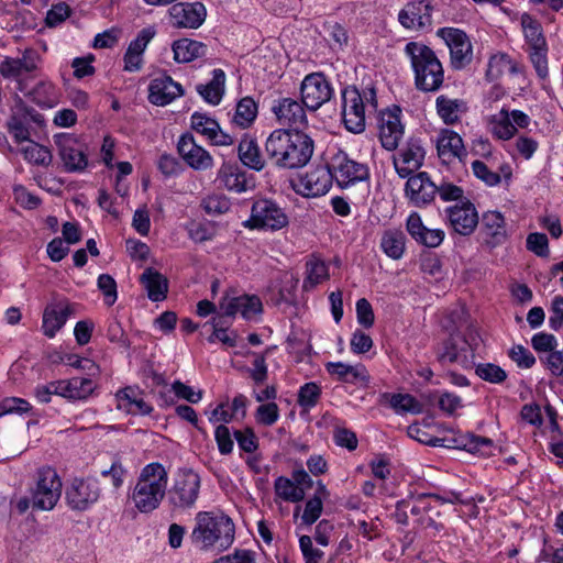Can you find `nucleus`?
I'll use <instances>...</instances> for the list:
<instances>
[{"mask_svg": "<svg viewBox=\"0 0 563 563\" xmlns=\"http://www.w3.org/2000/svg\"><path fill=\"white\" fill-rule=\"evenodd\" d=\"M313 150V140L298 130L276 129L265 142L267 157L279 168L303 167L311 159Z\"/></svg>", "mask_w": 563, "mask_h": 563, "instance_id": "nucleus-1", "label": "nucleus"}, {"mask_svg": "<svg viewBox=\"0 0 563 563\" xmlns=\"http://www.w3.org/2000/svg\"><path fill=\"white\" fill-rule=\"evenodd\" d=\"M195 521L190 539L200 550L224 551L233 543L234 523L224 514L200 511L196 515Z\"/></svg>", "mask_w": 563, "mask_h": 563, "instance_id": "nucleus-2", "label": "nucleus"}, {"mask_svg": "<svg viewBox=\"0 0 563 563\" xmlns=\"http://www.w3.org/2000/svg\"><path fill=\"white\" fill-rule=\"evenodd\" d=\"M167 483L168 474L161 463L145 465L130 495L134 507L142 514L157 509L166 496Z\"/></svg>", "mask_w": 563, "mask_h": 563, "instance_id": "nucleus-3", "label": "nucleus"}, {"mask_svg": "<svg viewBox=\"0 0 563 563\" xmlns=\"http://www.w3.org/2000/svg\"><path fill=\"white\" fill-rule=\"evenodd\" d=\"M415 74V86L422 92L440 90L444 81V69L432 48L420 42H409L405 46Z\"/></svg>", "mask_w": 563, "mask_h": 563, "instance_id": "nucleus-4", "label": "nucleus"}, {"mask_svg": "<svg viewBox=\"0 0 563 563\" xmlns=\"http://www.w3.org/2000/svg\"><path fill=\"white\" fill-rule=\"evenodd\" d=\"M201 486L200 476L190 468L179 470L172 487L167 490V501L173 509L187 510L195 507Z\"/></svg>", "mask_w": 563, "mask_h": 563, "instance_id": "nucleus-5", "label": "nucleus"}, {"mask_svg": "<svg viewBox=\"0 0 563 563\" xmlns=\"http://www.w3.org/2000/svg\"><path fill=\"white\" fill-rule=\"evenodd\" d=\"M31 495L34 510H52L62 495V481L57 472L52 467L40 468Z\"/></svg>", "mask_w": 563, "mask_h": 563, "instance_id": "nucleus-6", "label": "nucleus"}, {"mask_svg": "<svg viewBox=\"0 0 563 563\" xmlns=\"http://www.w3.org/2000/svg\"><path fill=\"white\" fill-rule=\"evenodd\" d=\"M288 225L285 211L273 200H256L251 209V217L243 222V227L254 230L278 231Z\"/></svg>", "mask_w": 563, "mask_h": 563, "instance_id": "nucleus-7", "label": "nucleus"}, {"mask_svg": "<svg viewBox=\"0 0 563 563\" xmlns=\"http://www.w3.org/2000/svg\"><path fill=\"white\" fill-rule=\"evenodd\" d=\"M101 496L99 481L95 477L74 478L66 487L65 499L68 507L85 511L95 505Z\"/></svg>", "mask_w": 563, "mask_h": 563, "instance_id": "nucleus-8", "label": "nucleus"}, {"mask_svg": "<svg viewBox=\"0 0 563 563\" xmlns=\"http://www.w3.org/2000/svg\"><path fill=\"white\" fill-rule=\"evenodd\" d=\"M54 143L57 146L58 156L67 173H79L85 170L88 158L84 145L69 133L54 135Z\"/></svg>", "mask_w": 563, "mask_h": 563, "instance_id": "nucleus-9", "label": "nucleus"}, {"mask_svg": "<svg viewBox=\"0 0 563 563\" xmlns=\"http://www.w3.org/2000/svg\"><path fill=\"white\" fill-rule=\"evenodd\" d=\"M333 181V175L329 166H317L291 181L292 189L306 198H314L325 195Z\"/></svg>", "mask_w": 563, "mask_h": 563, "instance_id": "nucleus-10", "label": "nucleus"}, {"mask_svg": "<svg viewBox=\"0 0 563 563\" xmlns=\"http://www.w3.org/2000/svg\"><path fill=\"white\" fill-rule=\"evenodd\" d=\"M301 102L311 111L318 110L333 96V88L322 73L307 75L300 86Z\"/></svg>", "mask_w": 563, "mask_h": 563, "instance_id": "nucleus-11", "label": "nucleus"}, {"mask_svg": "<svg viewBox=\"0 0 563 563\" xmlns=\"http://www.w3.org/2000/svg\"><path fill=\"white\" fill-rule=\"evenodd\" d=\"M438 35L444 40L450 49L453 69H463L472 62L473 48L464 31L454 27H442L438 31Z\"/></svg>", "mask_w": 563, "mask_h": 563, "instance_id": "nucleus-12", "label": "nucleus"}, {"mask_svg": "<svg viewBox=\"0 0 563 563\" xmlns=\"http://www.w3.org/2000/svg\"><path fill=\"white\" fill-rule=\"evenodd\" d=\"M342 119L345 128L352 133L365 130V106L361 91L355 86H347L341 91Z\"/></svg>", "mask_w": 563, "mask_h": 563, "instance_id": "nucleus-13", "label": "nucleus"}, {"mask_svg": "<svg viewBox=\"0 0 563 563\" xmlns=\"http://www.w3.org/2000/svg\"><path fill=\"white\" fill-rule=\"evenodd\" d=\"M426 150L418 137H409L405 145L393 156V164L400 178L412 176L424 162Z\"/></svg>", "mask_w": 563, "mask_h": 563, "instance_id": "nucleus-14", "label": "nucleus"}, {"mask_svg": "<svg viewBox=\"0 0 563 563\" xmlns=\"http://www.w3.org/2000/svg\"><path fill=\"white\" fill-rule=\"evenodd\" d=\"M328 166L341 188L368 178L367 166L351 159L344 152L336 153Z\"/></svg>", "mask_w": 563, "mask_h": 563, "instance_id": "nucleus-15", "label": "nucleus"}, {"mask_svg": "<svg viewBox=\"0 0 563 563\" xmlns=\"http://www.w3.org/2000/svg\"><path fill=\"white\" fill-rule=\"evenodd\" d=\"M41 63V57L35 49L29 48L22 53L21 57L5 58L0 64V74L7 78H14L18 80V89L26 92V86L23 77L33 74L37 70Z\"/></svg>", "mask_w": 563, "mask_h": 563, "instance_id": "nucleus-16", "label": "nucleus"}, {"mask_svg": "<svg viewBox=\"0 0 563 563\" xmlns=\"http://www.w3.org/2000/svg\"><path fill=\"white\" fill-rule=\"evenodd\" d=\"M445 213L453 231L463 236L471 235L479 221L477 210L470 199L448 207Z\"/></svg>", "mask_w": 563, "mask_h": 563, "instance_id": "nucleus-17", "label": "nucleus"}, {"mask_svg": "<svg viewBox=\"0 0 563 563\" xmlns=\"http://www.w3.org/2000/svg\"><path fill=\"white\" fill-rule=\"evenodd\" d=\"M168 14L170 25L176 29H198L206 20L207 9L201 2H177Z\"/></svg>", "mask_w": 563, "mask_h": 563, "instance_id": "nucleus-18", "label": "nucleus"}, {"mask_svg": "<svg viewBox=\"0 0 563 563\" xmlns=\"http://www.w3.org/2000/svg\"><path fill=\"white\" fill-rule=\"evenodd\" d=\"M400 109L396 107L393 110L382 111L378 119L379 140L382 146L387 151L397 150L399 142L404 137L405 126L400 120Z\"/></svg>", "mask_w": 563, "mask_h": 563, "instance_id": "nucleus-19", "label": "nucleus"}, {"mask_svg": "<svg viewBox=\"0 0 563 563\" xmlns=\"http://www.w3.org/2000/svg\"><path fill=\"white\" fill-rule=\"evenodd\" d=\"M177 150L184 162L195 170H207L213 167V157L207 150L197 144L190 133L183 134L179 137Z\"/></svg>", "mask_w": 563, "mask_h": 563, "instance_id": "nucleus-20", "label": "nucleus"}, {"mask_svg": "<svg viewBox=\"0 0 563 563\" xmlns=\"http://www.w3.org/2000/svg\"><path fill=\"white\" fill-rule=\"evenodd\" d=\"M217 180L227 190L243 194L255 188V177L236 164L223 163L218 170Z\"/></svg>", "mask_w": 563, "mask_h": 563, "instance_id": "nucleus-21", "label": "nucleus"}, {"mask_svg": "<svg viewBox=\"0 0 563 563\" xmlns=\"http://www.w3.org/2000/svg\"><path fill=\"white\" fill-rule=\"evenodd\" d=\"M407 178L408 180L405 186V192L413 206L422 208L434 200L437 195V185L431 181L428 173L420 172Z\"/></svg>", "mask_w": 563, "mask_h": 563, "instance_id": "nucleus-22", "label": "nucleus"}, {"mask_svg": "<svg viewBox=\"0 0 563 563\" xmlns=\"http://www.w3.org/2000/svg\"><path fill=\"white\" fill-rule=\"evenodd\" d=\"M280 125H288L290 130H298L307 125V115L302 104L291 98H282L272 107Z\"/></svg>", "mask_w": 563, "mask_h": 563, "instance_id": "nucleus-23", "label": "nucleus"}, {"mask_svg": "<svg viewBox=\"0 0 563 563\" xmlns=\"http://www.w3.org/2000/svg\"><path fill=\"white\" fill-rule=\"evenodd\" d=\"M432 7L424 0L412 1L405 5L398 14L399 23L409 30H422L432 23Z\"/></svg>", "mask_w": 563, "mask_h": 563, "instance_id": "nucleus-24", "label": "nucleus"}, {"mask_svg": "<svg viewBox=\"0 0 563 563\" xmlns=\"http://www.w3.org/2000/svg\"><path fill=\"white\" fill-rule=\"evenodd\" d=\"M220 309L225 317H234L240 313L244 319L251 320L262 312L263 305L256 295H242L224 298L220 302Z\"/></svg>", "mask_w": 563, "mask_h": 563, "instance_id": "nucleus-25", "label": "nucleus"}, {"mask_svg": "<svg viewBox=\"0 0 563 563\" xmlns=\"http://www.w3.org/2000/svg\"><path fill=\"white\" fill-rule=\"evenodd\" d=\"M406 230L418 244L427 247H438L444 240V231L428 229L418 212H411L408 216Z\"/></svg>", "mask_w": 563, "mask_h": 563, "instance_id": "nucleus-26", "label": "nucleus"}, {"mask_svg": "<svg viewBox=\"0 0 563 563\" xmlns=\"http://www.w3.org/2000/svg\"><path fill=\"white\" fill-rule=\"evenodd\" d=\"M148 91V100L156 106H166L184 93L180 84L174 81L168 75L154 78Z\"/></svg>", "mask_w": 563, "mask_h": 563, "instance_id": "nucleus-27", "label": "nucleus"}, {"mask_svg": "<svg viewBox=\"0 0 563 563\" xmlns=\"http://www.w3.org/2000/svg\"><path fill=\"white\" fill-rule=\"evenodd\" d=\"M482 232L485 242L490 247H496L507 240L506 222L499 211H487L482 217Z\"/></svg>", "mask_w": 563, "mask_h": 563, "instance_id": "nucleus-28", "label": "nucleus"}, {"mask_svg": "<svg viewBox=\"0 0 563 563\" xmlns=\"http://www.w3.org/2000/svg\"><path fill=\"white\" fill-rule=\"evenodd\" d=\"M73 312L71 306L66 301L48 305L43 313L42 329L46 336L53 338L66 323Z\"/></svg>", "mask_w": 563, "mask_h": 563, "instance_id": "nucleus-29", "label": "nucleus"}, {"mask_svg": "<svg viewBox=\"0 0 563 563\" xmlns=\"http://www.w3.org/2000/svg\"><path fill=\"white\" fill-rule=\"evenodd\" d=\"M437 150L439 157L444 162H451L453 158H462L466 155L460 134L449 129L440 131L437 139Z\"/></svg>", "mask_w": 563, "mask_h": 563, "instance_id": "nucleus-30", "label": "nucleus"}, {"mask_svg": "<svg viewBox=\"0 0 563 563\" xmlns=\"http://www.w3.org/2000/svg\"><path fill=\"white\" fill-rule=\"evenodd\" d=\"M42 115L33 109H26L23 113H14L8 120V130L15 142L21 143L30 141V122H41Z\"/></svg>", "mask_w": 563, "mask_h": 563, "instance_id": "nucleus-31", "label": "nucleus"}, {"mask_svg": "<svg viewBox=\"0 0 563 563\" xmlns=\"http://www.w3.org/2000/svg\"><path fill=\"white\" fill-rule=\"evenodd\" d=\"M328 373L334 376L338 380L349 384L362 382L367 384L369 375L364 365H349L342 362H330L325 365Z\"/></svg>", "mask_w": 563, "mask_h": 563, "instance_id": "nucleus-32", "label": "nucleus"}, {"mask_svg": "<svg viewBox=\"0 0 563 563\" xmlns=\"http://www.w3.org/2000/svg\"><path fill=\"white\" fill-rule=\"evenodd\" d=\"M437 113L446 125H452L461 120L467 111L466 102L461 99H451L441 95L435 100Z\"/></svg>", "mask_w": 563, "mask_h": 563, "instance_id": "nucleus-33", "label": "nucleus"}, {"mask_svg": "<svg viewBox=\"0 0 563 563\" xmlns=\"http://www.w3.org/2000/svg\"><path fill=\"white\" fill-rule=\"evenodd\" d=\"M62 397L68 400H86L93 393L97 385L89 377H73L62 379Z\"/></svg>", "mask_w": 563, "mask_h": 563, "instance_id": "nucleus-34", "label": "nucleus"}, {"mask_svg": "<svg viewBox=\"0 0 563 563\" xmlns=\"http://www.w3.org/2000/svg\"><path fill=\"white\" fill-rule=\"evenodd\" d=\"M172 49L175 62L190 63L206 56L208 48L202 42L184 37L175 41L172 45Z\"/></svg>", "mask_w": 563, "mask_h": 563, "instance_id": "nucleus-35", "label": "nucleus"}, {"mask_svg": "<svg viewBox=\"0 0 563 563\" xmlns=\"http://www.w3.org/2000/svg\"><path fill=\"white\" fill-rule=\"evenodd\" d=\"M239 158L242 164L253 170L264 169L266 162L262 155L261 148L252 137L244 136L238 147Z\"/></svg>", "mask_w": 563, "mask_h": 563, "instance_id": "nucleus-36", "label": "nucleus"}, {"mask_svg": "<svg viewBox=\"0 0 563 563\" xmlns=\"http://www.w3.org/2000/svg\"><path fill=\"white\" fill-rule=\"evenodd\" d=\"M140 280L152 301H162L166 298L168 280L161 273L148 267L143 272Z\"/></svg>", "mask_w": 563, "mask_h": 563, "instance_id": "nucleus-37", "label": "nucleus"}, {"mask_svg": "<svg viewBox=\"0 0 563 563\" xmlns=\"http://www.w3.org/2000/svg\"><path fill=\"white\" fill-rule=\"evenodd\" d=\"M225 86V73L220 69H213L212 79L206 85H198L197 91L202 99L212 104L217 106L221 102Z\"/></svg>", "mask_w": 563, "mask_h": 563, "instance_id": "nucleus-38", "label": "nucleus"}, {"mask_svg": "<svg viewBox=\"0 0 563 563\" xmlns=\"http://www.w3.org/2000/svg\"><path fill=\"white\" fill-rule=\"evenodd\" d=\"M380 249L393 260H400L406 250V236L400 230H386L380 239Z\"/></svg>", "mask_w": 563, "mask_h": 563, "instance_id": "nucleus-39", "label": "nucleus"}, {"mask_svg": "<svg viewBox=\"0 0 563 563\" xmlns=\"http://www.w3.org/2000/svg\"><path fill=\"white\" fill-rule=\"evenodd\" d=\"M521 27L529 48L547 46L541 23L529 13H523L520 18Z\"/></svg>", "mask_w": 563, "mask_h": 563, "instance_id": "nucleus-40", "label": "nucleus"}, {"mask_svg": "<svg viewBox=\"0 0 563 563\" xmlns=\"http://www.w3.org/2000/svg\"><path fill=\"white\" fill-rule=\"evenodd\" d=\"M27 95L41 108H53L58 103V89L48 80L40 81Z\"/></svg>", "mask_w": 563, "mask_h": 563, "instance_id": "nucleus-41", "label": "nucleus"}, {"mask_svg": "<svg viewBox=\"0 0 563 563\" xmlns=\"http://www.w3.org/2000/svg\"><path fill=\"white\" fill-rule=\"evenodd\" d=\"M382 399L388 400L389 406L396 413H421L422 405L410 394H389L384 393L380 395Z\"/></svg>", "mask_w": 563, "mask_h": 563, "instance_id": "nucleus-42", "label": "nucleus"}, {"mask_svg": "<svg viewBox=\"0 0 563 563\" xmlns=\"http://www.w3.org/2000/svg\"><path fill=\"white\" fill-rule=\"evenodd\" d=\"M489 125L493 134L499 140H510L516 134V128L511 121L509 111L501 109L489 118Z\"/></svg>", "mask_w": 563, "mask_h": 563, "instance_id": "nucleus-43", "label": "nucleus"}, {"mask_svg": "<svg viewBox=\"0 0 563 563\" xmlns=\"http://www.w3.org/2000/svg\"><path fill=\"white\" fill-rule=\"evenodd\" d=\"M274 490L276 496L285 501L299 503L305 498V489L286 476H278L275 479Z\"/></svg>", "mask_w": 563, "mask_h": 563, "instance_id": "nucleus-44", "label": "nucleus"}, {"mask_svg": "<svg viewBox=\"0 0 563 563\" xmlns=\"http://www.w3.org/2000/svg\"><path fill=\"white\" fill-rule=\"evenodd\" d=\"M232 203L224 194L213 192L203 197L200 201V208L210 217H219L231 210Z\"/></svg>", "mask_w": 563, "mask_h": 563, "instance_id": "nucleus-45", "label": "nucleus"}, {"mask_svg": "<svg viewBox=\"0 0 563 563\" xmlns=\"http://www.w3.org/2000/svg\"><path fill=\"white\" fill-rule=\"evenodd\" d=\"M257 117V104L251 97L242 98L235 107L233 122L242 128H249Z\"/></svg>", "mask_w": 563, "mask_h": 563, "instance_id": "nucleus-46", "label": "nucleus"}, {"mask_svg": "<svg viewBox=\"0 0 563 563\" xmlns=\"http://www.w3.org/2000/svg\"><path fill=\"white\" fill-rule=\"evenodd\" d=\"M411 498L410 504V514L412 516L417 517V523L419 526L429 528L432 527L438 530L437 522L431 517H423L424 514L429 512L431 510L430 504L427 501L429 498V495L427 494H419L417 496H409Z\"/></svg>", "mask_w": 563, "mask_h": 563, "instance_id": "nucleus-47", "label": "nucleus"}, {"mask_svg": "<svg viewBox=\"0 0 563 563\" xmlns=\"http://www.w3.org/2000/svg\"><path fill=\"white\" fill-rule=\"evenodd\" d=\"M21 153L26 162L37 166L47 167L53 161L52 152L46 146L35 142L22 147Z\"/></svg>", "mask_w": 563, "mask_h": 563, "instance_id": "nucleus-48", "label": "nucleus"}, {"mask_svg": "<svg viewBox=\"0 0 563 563\" xmlns=\"http://www.w3.org/2000/svg\"><path fill=\"white\" fill-rule=\"evenodd\" d=\"M475 374L490 384H501L507 379L506 371L494 363H478L475 367Z\"/></svg>", "mask_w": 563, "mask_h": 563, "instance_id": "nucleus-49", "label": "nucleus"}, {"mask_svg": "<svg viewBox=\"0 0 563 563\" xmlns=\"http://www.w3.org/2000/svg\"><path fill=\"white\" fill-rule=\"evenodd\" d=\"M320 396V386L314 382H309L299 388L297 401L300 407L309 410L318 404Z\"/></svg>", "mask_w": 563, "mask_h": 563, "instance_id": "nucleus-50", "label": "nucleus"}, {"mask_svg": "<svg viewBox=\"0 0 563 563\" xmlns=\"http://www.w3.org/2000/svg\"><path fill=\"white\" fill-rule=\"evenodd\" d=\"M191 129L195 130L197 133L206 136L208 140L211 139V136H214V132L218 129L219 123L210 118L207 117L203 113L195 112L191 115Z\"/></svg>", "mask_w": 563, "mask_h": 563, "instance_id": "nucleus-51", "label": "nucleus"}, {"mask_svg": "<svg viewBox=\"0 0 563 563\" xmlns=\"http://www.w3.org/2000/svg\"><path fill=\"white\" fill-rule=\"evenodd\" d=\"M328 278V267L323 261L311 260L307 263V277L303 282V286L313 287Z\"/></svg>", "mask_w": 563, "mask_h": 563, "instance_id": "nucleus-52", "label": "nucleus"}, {"mask_svg": "<svg viewBox=\"0 0 563 563\" xmlns=\"http://www.w3.org/2000/svg\"><path fill=\"white\" fill-rule=\"evenodd\" d=\"M463 347L460 346L454 336H450L443 342L442 349L438 352V361L441 364H453L460 361V352Z\"/></svg>", "mask_w": 563, "mask_h": 563, "instance_id": "nucleus-53", "label": "nucleus"}, {"mask_svg": "<svg viewBox=\"0 0 563 563\" xmlns=\"http://www.w3.org/2000/svg\"><path fill=\"white\" fill-rule=\"evenodd\" d=\"M27 400L19 397H5L0 401V417L4 415H23L31 410Z\"/></svg>", "mask_w": 563, "mask_h": 563, "instance_id": "nucleus-54", "label": "nucleus"}, {"mask_svg": "<svg viewBox=\"0 0 563 563\" xmlns=\"http://www.w3.org/2000/svg\"><path fill=\"white\" fill-rule=\"evenodd\" d=\"M322 510V499L314 495L306 503L303 514L301 515V522L306 526H312L320 518Z\"/></svg>", "mask_w": 563, "mask_h": 563, "instance_id": "nucleus-55", "label": "nucleus"}, {"mask_svg": "<svg viewBox=\"0 0 563 563\" xmlns=\"http://www.w3.org/2000/svg\"><path fill=\"white\" fill-rule=\"evenodd\" d=\"M472 170L476 178L481 179L487 186L494 187L500 183V174L493 172L482 161H474L472 163Z\"/></svg>", "mask_w": 563, "mask_h": 563, "instance_id": "nucleus-56", "label": "nucleus"}, {"mask_svg": "<svg viewBox=\"0 0 563 563\" xmlns=\"http://www.w3.org/2000/svg\"><path fill=\"white\" fill-rule=\"evenodd\" d=\"M256 421L263 426H273L279 418V408L275 402L263 404L255 412Z\"/></svg>", "mask_w": 563, "mask_h": 563, "instance_id": "nucleus-57", "label": "nucleus"}, {"mask_svg": "<svg viewBox=\"0 0 563 563\" xmlns=\"http://www.w3.org/2000/svg\"><path fill=\"white\" fill-rule=\"evenodd\" d=\"M508 356L520 368H531L536 364V357L523 345H515L510 349Z\"/></svg>", "mask_w": 563, "mask_h": 563, "instance_id": "nucleus-58", "label": "nucleus"}, {"mask_svg": "<svg viewBox=\"0 0 563 563\" xmlns=\"http://www.w3.org/2000/svg\"><path fill=\"white\" fill-rule=\"evenodd\" d=\"M299 548L305 563H320L324 555L322 550L313 548L312 539L306 534L299 538Z\"/></svg>", "mask_w": 563, "mask_h": 563, "instance_id": "nucleus-59", "label": "nucleus"}, {"mask_svg": "<svg viewBox=\"0 0 563 563\" xmlns=\"http://www.w3.org/2000/svg\"><path fill=\"white\" fill-rule=\"evenodd\" d=\"M234 438L239 448L246 453H253L258 448V440L254 431L250 428L244 430H235Z\"/></svg>", "mask_w": 563, "mask_h": 563, "instance_id": "nucleus-60", "label": "nucleus"}, {"mask_svg": "<svg viewBox=\"0 0 563 563\" xmlns=\"http://www.w3.org/2000/svg\"><path fill=\"white\" fill-rule=\"evenodd\" d=\"M407 434L409 438L430 446H441L443 440L432 437L428 433L419 423H412L407 428Z\"/></svg>", "mask_w": 563, "mask_h": 563, "instance_id": "nucleus-61", "label": "nucleus"}, {"mask_svg": "<svg viewBox=\"0 0 563 563\" xmlns=\"http://www.w3.org/2000/svg\"><path fill=\"white\" fill-rule=\"evenodd\" d=\"M545 368L555 377L563 379V350H555L540 357Z\"/></svg>", "mask_w": 563, "mask_h": 563, "instance_id": "nucleus-62", "label": "nucleus"}, {"mask_svg": "<svg viewBox=\"0 0 563 563\" xmlns=\"http://www.w3.org/2000/svg\"><path fill=\"white\" fill-rule=\"evenodd\" d=\"M527 249L540 257L549 255V241L544 233H530L527 238Z\"/></svg>", "mask_w": 563, "mask_h": 563, "instance_id": "nucleus-63", "label": "nucleus"}, {"mask_svg": "<svg viewBox=\"0 0 563 563\" xmlns=\"http://www.w3.org/2000/svg\"><path fill=\"white\" fill-rule=\"evenodd\" d=\"M549 327L554 331L563 328V296L558 295L552 299Z\"/></svg>", "mask_w": 563, "mask_h": 563, "instance_id": "nucleus-64", "label": "nucleus"}]
</instances>
